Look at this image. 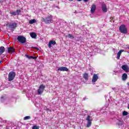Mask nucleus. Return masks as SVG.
I'll return each instance as SVG.
<instances>
[{
  "instance_id": "f257e3e1",
  "label": "nucleus",
  "mask_w": 129,
  "mask_h": 129,
  "mask_svg": "<svg viewBox=\"0 0 129 129\" xmlns=\"http://www.w3.org/2000/svg\"><path fill=\"white\" fill-rule=\"evenodd\" d=\"M43 20L44 21V23H45V24H51V23H53V16L50 15L47 17H46L45 18H43Z\"/></svg>"
},
{
  "instance_id": "f03ea898",
  "label": "nucleus",
  "mask_w": 129,
  "mask_h": 129,
  "mask_svg": "<svg viewBox=\"0 0 129 129\" xmlns=\"http://www.w3.org/2000/svg\"><path fill=\"white\" fill-rule=\"evenodd\" d=\"M45 86L44 85H41L38 89L37 90V94L38 95H41L44 92V90H45Z\"/></svg>"
},
{
  "instance_id": "7ed1b4c3",
  "label": "nucleus",
  "mask_w": 129,
  "mask_h": 129,
  "mask_svg": "<svg viewBox=\"0 0 129 129\" xmlns=\"http://www.w3.org/2000/svg\"><path fill=\"white\" fill-rule=\"evenodd\" d=\"M119 30L123 34H126L127 33V29H126V27L124 25L120 26Z\"/></svg>"
},
{
  "instance_id": "20e7f679",
  "label": "nucleus",
  "mask_w": 129,
  "mask_h": 129,
  "mask_svg": "<svg viewBox=\"0 0 129 129\" xmlns=\"http://www.w3.org/2000/svg\"><path fill=\"white\" fill-rule=\"evenodd\" d=\"M16 76V74L14 72H11L9 74V81H12L14 80L15 77Z\"/></svg>"
},
{
  "instance_id": "39448f33",
  "label": "nucleus",
  "mask_w": 129,
  "mask_h": 129,
  "mask_svg": "<svg viewBox=\"0 0 129 129\" xmlns=\"http://www.w3.org/2000/svg\"><path fill=\"white\" fill-rule=\"evenodd\" d=\"M17 40L22 44L26 43V38L23 36H18L17 38Z\"/></svg>"
},
{
  "instance_id": "423d86ee",
  "label": "nucleus",
  "mask_w": 129,
  "mask_h": 129,
  "mask_svg": "<svg viewBox=\"0 0 129 129\" xmlns=\"http://www.w3.org/2000/svg\"><path fill=\"white\" fill-rule=\"evenodd\" d=\"M17 25V23H8L6 26L9 27L11 29H16Z\"/></svg>"
},
{
  "instance_id": "0eeeda50",
  "label": "nucleus",
  "mask_w": 129,
  "mask_h": 129,
  "mask_svg": "<svg viewBox=\"0 0 129 129\" xmlns=\"http://www.w3.org/2000/svg\"><path fill=\"white\" fill-rule=\"evenodd\" d=\"M96 10V5H95V4H93L91 7V10H90L91 14H94V12H95Z\"/></svg>"
},
{
  "instance_id": "6e6552de",
  "label": "nucleus",
  "mask_w": 129,
  "mask_h": 129,
  "mask_svg": "<svg viewBox=\"0 0 129 129\" xmlns=\"http://www.w3.org/2000/svg\"><path fill=\"white\" fill-rule=\"evenodd\" d=\"M116 124L119 127H120L122 124H123V121L121 119H118L117 120Z\"/></svg>"
},
{
  "instance_id": "1a4fd4ad",
  "label": "nucleus",
  "mask_w": 129,
  "mask_h": 129,
  "mask_svg": "<svg viewBox=\"0 0 129 129\" xmlns=\"http://www.w3.org/2000/svg\"><path fill=\"white\" fill-rule=\"evenodd\" d=\"M98 79V76H97V74H94L93 76L92 82H93V83L96 82L97 81Z\"/></svg>"
},
{
  "instance_id": "9d476101",
  "label": "nucleus",
  "mask_w": 129,
  "mask_h": 129,
  "mask_svg": "<svg viewBox=\"0 0 129 129\" xmlns=\"http://www.w3.org/2000/svg\"><path fill=\"white\" fill-rule=\"evenodd\" d=\"M121 68L125 72H129L128 66L124 64L121 67Z\"/></svg>"
},
{
  "instance_id": "9b49d317",
  "label": "nucleus",
  "mask_w": 129,
  "mask_h": 129,
  "mask_svg": "<svg viewBox=\"0 0 129 129\" xmlns=\"http://www.w3.org/2000/svg\"><path fill=\"white\" fill-rule=\"evenodd\" d=\"M68 68L65 67H60L58 69H57V71H68Z\"/></svg>"
},
{
  "instance_id": "f8f14e48",
  "label": "nucleus",
  "mask_w": 129,
  "mask_h": 129,
  "mask_svg": "<svg viewBox=\"0 0 129 129\" xmlns=\"http://www.w3.org/2000/svg\"><path fill=\"white\" fill-rule=\"evenodd\" d=\"M102 10L103 13H106V12H107V7L105 4H103L102 5Z\"/></svg>"
},
{
  "instance_id": "ddd939ff",
  "label": "nucleus",
  "mask_w": 129,
  "mask_h": 129,
  "mask_svg": "<svg viewBox=\"0 0 129 129\" xmlns=\"http://www.w3.org/2000/svg\"><path fill=\"white\" fill-rule=\"evenodd\" d=\"M124 50L123 49H121L118 51V52L117 54V59H118V60H119L122 52H124Z\"/></svg>"
},
{
  "instance_id": "4468645a",
  "label": "nucleus",
  "mask_w": 129,
  "mask_h": 129,
  "mask_svg": "<svg viewBox=\"0 0 129 129\" xmlns=\"http://www.w3.org/2000/svg\"><path fill=\"white\" fill-rule=\"evenodd\" d=\"M52 45H56V41L54 40H51L48 43V47L51 48Z\"/></svg>"
},
{
  "instance_id": "2eb2a0df",
  "label": "nucleus",
  "mask_w": 129,
  "mask_h": 129,
  "mask_svg": "<svg viewBox=\"0 0 129 129\" xmlns=\"http://www.w3.org/2000/svg\"><path fill=\"white\" fill-rule=\"evenodd\" d=\"M127 79V75L125 73H124L122 76V80L123 81H125Z\"/></svg>"
},
{
  "instance_id": "dca6fc26",
  "label": "nucleus",
  "mask_w": 129,
  "mask_h": 129,
  "mask_svg": "<svg viewBox=\"0 0 129 129\" xmlns=\"http://www.w3.org/2000/svg\"><path fill=\"white\" fill-rule=\"evenodd\" d=\"M30 35L31 38H32L33 39H36V38L37 37V34L34 32L30 33Z\"/></svg>"
},
{
  "instance_id": "f3484780",
  "label": "nucleus",
  "mask_w": 129,
  "mask_h": 129,
  "mask_svg": "<svg viewBox=\"0 0 129 129\" xmlns=\"http://www.w3.org/2000/svg\"><path fill=\"white\" fill-rule=\"evenodd\" d=\"M5 52V47L4 46L0 47V55Z\"/></svg>"
},
{
  "instance_id": "a211bd4d",
  "label": "nucleus",
  "mask_w": 129,
  "mask_h": 129,
  "mask_svg": "<svg viewBox=\"0 0 129 129\" xmlns=\"http://www.w3.org/2000/svg\"><path fill=\"white\" fill-rule=\"evenodd\" d=\"M83 78H84L85 80H88V74L85 73L83 75Z\"/></svg>"
},
{
  "instance_id": "6ab92c4d",
  "label": "nucleus",
  "mask_w": 129,
  "mask_h": 129,
  "mask_svg": "<svg viewBox=\"0 0 129 129\" xmlns=\"http://www.w3.org/2000/svg\"><path fill=\"white\" fill-rule=\"evenodd\" d=\"M8 52H12V53H14V52H15V49L13 47H9Z\"/></svg>"
},
{
  "instance_id": "aec40b11",
  "label": "nucleus",
  "mask_w": 129,
  "mask_h": 129,
  "mask_svg": "<svg viewBox=\"0 0 129 129\" xmlns=\"http://www.w3.org/2000/svg\"><path fill=\"white\" fill-rule=\"evenodd\" d=\"M36 22H37L36 19H32V20H31L29 21V24H35V23H36Z\"/></svg>"
},
{
  "instance_id": "412c9836",
  "label": "nucleus",
  "mask_w": 129,
  "mask_h": 129,
  "mask_svg": "<svg viewBox=\"0 0 129 129\" xmlns=\"http://www.w3.org/2000/svg\"><path fill=\"white\" fill-rule=\"evenodd\" d=\"M91 121H88V123L87 124V127H90L91 126Z\"/></svg>"
},
{
  "instance_id": "4be33fe9",
  "label": "nucleus",
  "mask_w": 129,
  "mask_h": 129,
  "mask_svg": "<svg viewBox=\"0 0 129 129\" xmlns=\"http://www.w3.org/2000/svg\"><path fill=\"white\" fill-rule=\"evenodd\" d=\"M67 37L68 38H71L72 39H74V36L71 34H69L68 35H67Z\"/></svg>"
},
{
  "instance_id": "5701e85b",
  "label": "nucleus",
  "mask_w": 129,
  "mask_h": 129,
  "mask_svg": "<svg viewBox=\"0 0 129 129\" xmlns=\"http://www.w3.org/2000/svg\"><path fill=\"white\" fill-rule=\"evenodd\" d=\"M127 114H128V112L125 111H123L122 112V115L123 116H125V115H127Z\"/></svg>"
},
{
  "instance_id": "b1692460",
  "label": "nucleus",
  "mask_w": 129,
  "mask_h": 129,
  "mask_svg": "<svg viewBox=\"0 0 129 129\" xmlns=\"http://www.w3.org/2000/svg\"><path fill=\"white\" fill-rule=\"evenodd\" d=\"M6 99H7V98L6 97H2L1 100L2 102H4V100H6Z\"/></svg>"
},
{
  "instance_id": "393cba45",
  "label": "nucleus",
  "mask_w": 129,
  "mask_h": 129,
  "mask_svg": "<svg viewBox=\"0 0 129 129\" xmlns=\"http://www.w3.org/2000/svg\"><path fill=\"white\" fill-rule=\"evenodd\" d=\"M31 117L30 116H27L24 118V120H27V119H30Z\"/></svg>"
},
{
  "instance_id": "a878e982",
  "label": "nucleus",
  "mask_w": 129,
  "mask_h": 129,
  "mask_svg": "<svg viewBox=\"0 0 129 129\" xmlns=\"http://www.w3.org/2000/svg\"><path fill=\"white\" fill-rule=\"evenodd\" d=\"M10 14H11V15H14V16H17V13L16 12L11 11Z\"/></svg>"
},
{
  "instance_id": "bb28decb",
  "label": "nucleus",
  "mask_w": 129,
  "mask_h": 129,
  "mask_svg": "<svg viewBox=\"0 0 129 129\" xmlns=\"http://www.w3.org/2000/svg\"><path fill=\"white\" fill-rule=\"evenodd\" d=\"M86 120L88 121H91V120H90V116L88 115L86 118Z\"/></svg>"
},
{
  "instance_id": "cd10ccee",
  "label": "nucleus",
  "mask_w": 129,
  "mask_h": 129,
  "mask_svg": "<svg viewBox=\"0 0 129 129\" xmlns=\"http://www.w3.org/2000/svg\"><path fill=\"white\" fill-rule=\"evenodd\" d=\"M20 13H21V10H16L17 15H19Z\"/></svg>"
},
{
  "instance_id": "c85d7f7f",
  "label": "nucleus",
  "mask_w": 129,
  "mask_h": 129,
  "mask_svg": "<svg viewBox=\"0 0 129 129\" xmlns=\"http://www.w3.org/2000/svg\"><path fill=\"white\" fill-rule=\"evenodd\" d=\"M32 129H39V126H33L32 127Z\"/></svg>"
},
{
  "instance_id": "c756f323",
  "label": "nucleus",
  "mask_w": 129,
  "mask_h": 129,
  "mask_svg": "<svg viewBox=\"0 0 129 129\" xmlns=\"http://www.w3.org/2000/svg\"><path fill=\"white\" fill-rule=\"evenodd\" d=\"M25 56H26V58H28V59H32V56H29L28 55H26Z\"/></svg>"
},
{
  "instance_id": "7c9ffc66",
  "label": "nucleus",
  "mask_w": 129,
  "mask_h": 129,
  "mask_svg": "<svg viewBox=\"0 0 129 129\" xmlns=\"http://www.w3.org/2000/svg\"><path fill=\"white\" fill-rule=\"evenodd\" d=\"M113 90L115 91V90H118V88L116 87V88H112V89Z\"/></svg>"
},
{
  "instance_id": "2f4dec72",
  "label": "nucleus",
  "mask_w": 129,
  "mask_h": 129,
  "mask_svg": "<svg viewBox=\"0 0 129 129\" xmlns=\"http://www.w3.org/2000/svg\"><path fill=\"white\" fill-rule=\"evenodd\" d=\"M31 59H33L34 60H36L37 59L36 57L32 56Z\"/></svg>"
},
{
  "instance_id": "473e14b6",
  "label": "nucleus",
  "mask_w": 129,
  "mask_h": 129,
  "mask_svg": "<svg viewBox=\"0 0 129 129\" xmlns=\"http://www.w3.org/2000/svg\"><path fill=\"white\" fill-rule=\"evenodd\" d=\"M88 1H89V0H84V2H85V3H86V2H88Z\"/></svg>"
},
{
  "instance_id": "72a5a7b5",
  "label": "nucleus",
  "mask_w": 129,
  "mask_h": 129,
  "mask_svg": "<svg viewBox=\"0 0 129 129\" xmlns=\"http://www.w3.org/2000/svg\"><path fill=\"white\" fill-rule=\"evenodd\" d=\"M3 63V60L0 61V64H2Z\"/></svg>"
},
{
  "instance_id": "f704fd0d",
  "label": "nucleus",
  "mask_w": 129,
  "mask_h": 129,
  "mask_svg": "<svg viewBox=\"0 0 129 129\" xmlns=\"http://www.w3.org/2000/svg\"><path fill=\"white\" fill-rule=\"evenodd\" d=\"M127 85H128V86H129V82L127 83Z\"/></svg>"
},
{
  "instance_id": "c9c22d12",
  "label": "nucleus",
  "mask_w": 129,
  "mask_h": 129,
  "mask_svg": "<svg viewBox=\"0 0 129 129\" xmlns=\"http://www.w3.org/2000/svg\"><path fill=\"white\" fill-rule=\"evenodd\" d=\"M70 1V2H72V1H73V0H69Z\"/></svg>"
},
{
  "instance_id": "e433bc0d",
  "label": "nucleus",
  "mask_w": 129,
  "mask_h": 129,
  "mask_svg": "<svg viewBox=\"0 0 129 129\" xmlns=\"http://www.w3.org/2000/svg\"><path fill=\"white\" fill-rule=\"evenodd\" d=\"M50 1H54V0H50Z\"/></svg>"
},
{
  "instance_id": "4c0bfd02",
  "label": "nucleus",
  "mask_w": 129,
  "mask_h": 129,
  "mask_svg": "<svg viewBox=\"0 0 129 129\" xmlns=\"http://www.w3.org/2000/svg\"><path fill=\"white\" fill-rule=\"evenodd\" d=\"M128 50H129V47H128Z\"/></svg>"
}]
</instances>
